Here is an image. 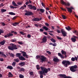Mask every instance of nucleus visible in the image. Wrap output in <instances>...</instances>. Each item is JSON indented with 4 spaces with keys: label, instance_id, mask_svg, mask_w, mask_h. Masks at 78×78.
<instances>
[{
    "label": "nucleus",
    "instance_id": "obj_1",
    "mask_svg": "<svg viewBox=\"0 0 78 78\" xmlns=\"http://www.w3.org/2000/svg\"><path fill=\"white\" fill-rule=\"evenodd\" d=\"M8 48L12 51H13L14 50H17L18 49L17 47V45L13 43L10 44V46H8Z\"/></svg>",
    "mask_w": 78,
    "mask_h": 78
},
{
    "label": "nucleus",
    "instance_id": "obj_2",
    "mask_svg": "<svg viewBox=\"0 0 78 78\" xmlns=\"http://www.w3.org/2000/svg\"><path fill=\"white\" fill-rule=\"evenodd\" d=\"M36 59H40L41 61L40 62L42 63H43L44 61H45L46 59H47V58L45 57L44 55L40 56L37 55L36 56Z\"/></svg>",
    "mask_w": 78,
    "mask_h": 78
},
{
    "label": "nucleus",
    "instance_id": "obj_3",
    "mask_svg": "<svg viewBox=\"0 0 78 78\" xmlns=\"http://www.w3.org/2000/svg\"><path fill=\"white\" fill-rule=\"evenodd\" d=\"M62 64H63L64 67H67L68 66L70 65V62L68 60H64L62 62Z\"/></svg>",
    "mask_w": 78,
    "mask_h": 78
},
{
    "label": "nucleus",
    "instance_id": "obj_4",
    "mask_svg": "<svg viewBox=\"0 0 78 78\" xmlns=\"http://www.w3.org/2000/svg\"><path fill=\"white\" fill-rule=\"evenodd\" d=\"M27 6L29 9H33L34 11H35L37 9V8L36 7V6H33L31 4H29L27 5Z\"/></svg>",
    "mask_w": 78,
    "mask_h": 78
},
{
    "label": "nucleus",
    "instance_id": "obj_5",
    "mask_svg": "<svg viewBox=\"0 0 78 78\" xmlns=\"http://www.w3.org/2000/svg\"><path fill=\"white\" fill-rule=\"evenodd\" d=\"M77 68V66L75 65L74 66H71L70 68V70L72 72H76V69H75Z\"/></svg>",
    "mask_w": 78,
    "mask_h": 78
},
{
    "label": "nucleus",
    "instance_id": "obj_6",
    "mask_svg": "<svg viewBox=\"0 0 78 78\" xmlns=\"http://www.w3.org/2000/svg\"><path fill=\"white\" fill-rule=\"evenodd\" d=\"M41 69L42 73H45L47 74L48 73V69L47 68H45L44 67H43L41 66Z\"/></svg>",
    "mask_w": 78,
    "mask_h": 78
},
{
    "label": "nucleus",
    "instance_id": "obj_7",
    "mask_svg": "<svg viewBox=\"0 0 78 78\" xmlns=\"http://www.w3.org/2000/svg\"><path fill=\"white\" fill-rule=\"evenodd\" d=\"M60 2L62 5H64L65 6H70V3L69 2H67V3H66V2H64L63 0H61Z\"/></svg>",
    "mask_w": 78,
    "mask_h": 78
},
{
    "label": "nucleus",
    "instance_id": "obj_8",
    "mask_svg": "<svg viewBox=\"0 0 78 78\" xmlns=\"http://www.w3.org/2000/svg\"><path fill=\"white\" fill-rule=\"evenodd\" d=\"M61 31L62 34V36L63 37H66V36H67V35L66 34H67V32H66L64 29H61Z\"/></svg>",
    "mask_w": 78,
    "mask_h": 78
},
{
    "label": "nucleus",
    "instance_id": "obj_9",
    "mask_svg": "<svg viewBox=\"0 0 78 78\" xmlns=\"http://www.w3.org/2000/svg\"><path fill=\"white\" fill-rule=\"evenodd\" d=\"M66 8H67L68 11L70 13L72 12V9H74V8L73 7H71L70 8H68L67 7H66Z\"/></svg>",
    "mask_w": 78,
    "mask_h": 78
},
{
    "label": "nucleus",
    "instance_id": "obj_10",
    "mask_svg": "<svg viewBox=\"0 0 78 78\" xmlns=\"http://www.w3.org/2000/svg\"><path fill=\"white\" fill-rule=\"evenodd\" d=\"M40 20L39 18H35L34 17V19H32V21L33 22H38V21H40Z\"/></svg>",
    "mask_w": 78,
    "mask_h": 78
},
{
    "label": "nucleus",
    "instance_id": "obj_11",
    "mask_svg": "<svg viewBox=\"0 0 78 78\" xmlns=\"http://www.w3.org/2000/svg\"><path fill=\"white\" fill-rule=\"evenodd\" d=\"M42 41L43 43H45V42H46L47 41V37H46L45 36H44L43 38Z\"/></svg>",
    "mask_w": 78,
    "mask_h": 78
},
{
    "label": "nucleus",
    "instance_id": "obj_12",
    "mask_svg": "<svg viewBox=\"0 0 78 78\" xmlns=\"http://www.w3.org/2000/svg\"><path fill=\"white\" fill-rule=\"evenodd\" d=\"M39 74H40V75H44L45 76H46L47 75V73H42V71H39Z\"/></svg>",
    "mask_w": 78,
    "mask_h": 78
},
{
    "label": "nucleus",
    "instance_id": "obj_13",
    "mask_svg": "<svg viewBox=\"0 0 78 78\" xmlns=\"http://www.w3.org/2000/svg\"><path fill=\"white\" fill-rule=\"evenodd\" d=\"M19 66H21V67H23V66L25 65V62H23L20 63L19 64Z\"/></svg>",
    "mask_w": 78,
    "mask_h": 78
},
{
    "label": "nucleus",
    "instance_id": "obj_14",
    "mask_svg": "<svg viewBox=\"0 0 78 78\" xmlns=\"http://www.w3.org/2000/svg\"><path fill=\"white\" fill-rule=\"evenodd\" d=\"M58 55L61 58V59H64V56L62 55L60 53H58Z\"/></svg>",
    "mask_w": 78,
    "mask_h": 78
},
{
    "label": "nucleus",
    "instance_id": "obj_15",
    "mask_svg": "<svg viewBox=\"0 0 78 78\" xmlns=\"http://www.w3.org/2000/svg\"><path fill=\"white\" fill-rule=\"evenodd\" d=\"M19 59L20 60H21V61H25L26 60L25 58L23 57V56H21L19 57Z\"/></svg>",
    "mask_w": 78,
    "mask_h": 78
},
{
    "label": "nucleus",
    "instance_id": "obj_16",
    "mask_svg": "<svg viewBox=\"0 0 78 78\" xmlns=\"http://www.w3.org/2000/svg\"><path fill=\"white\" fill-rule=\"evenodd\" d=\"M7 35L8 36V37L9 38L11 37H12L13 36V34L9 33V34H7Z\"/></svg>",
    "mask_w": 78,
    "mask_h": 78
},
{
    "label": "nucleus",
    "instance_id": "obj_17",
    "mask_svg": "<svg viewBox=\"0 0 78 78\" xmlns=\"http://www.w3.org/2000/svg\"><path fill=\"white\" fill-rule=\"evenodd\" d=\"M1 55L2 56H3V57H5V58H6L7 56L5 54H4V52H1Z\"/></svg>",
    "mask_w": 78,
    "mask_h": 78
},
{
    "label": "nucleus",
    "instance_id": "obj_18",
    "mask_svg": "<svg viewBox=\"0 0 78 78\" xmlns=\"http://www.w3.org/2000/svg\"><path fill=\"white\" fill-rule=\"evenodd\" d=\"M5 42H6V41L5 40H3V41H2L1 42H0V44H1L2 45H3L5 44Z\"/></svg>",
    "mask_w": 78,
    "mask_h": 78
},
{
    "label": "nucleus",
    "instance_id": "obj_19",
    "mask_svg": "<svg viewBox=\"0 0 78 78\" xmlns=\"http://www.w3.org/2000/svg\"><path fill=\"white\" fill-rule=\"evenodd\" d=\"M6 69H10V70H12L13 69V67L11 66H8L6 68Z\"/></svg>",
    "mask_w": 78,
    "mask_h": 78
},
{
    "label": "nucleus",
    "instance_id": "obj_20",
    "mask_svg": "<svg viewBox=\"0 0 78 78\" xmlns=\"http://www.w3.org/2000/svg\"><path fill=\"white\" fill-rule=\"evenodd\" d=\"M9 77L11 78V77H13V75L11 73L9 72L8 74Z\"/></svg>",
    "mask_w": 78,
    "mask_h": 78
},
{
    "label": "nucleus",
    "instance_id": "obj_21",
    "mask_svg": "<svg viewBox=\"0 0 78 78\" xmlns=\"http://www.w3.org/2000/svg\"><path fill=\"white\" fill-rule=\"evenodd\" d=\"M53 61L54 62H58V61H59V59H58L57 57L54 58H53Z\"/></svg>",
    "mask_w": 78,
    "mask_h": 78
},
{
    "label": "nucleus",
    "instance_id": "obj_22",
    "mask_svg": "<svg viewBox=\"0 0 78 78\" xmlns=\"http://www.w3.org/2000/svg\"><path fill=\"white\" fill-rule=\"evenodd\" d=\"M12 4L14 6H19V5L16 4V3H15L14 1H12Z\"/></svg>",
    "mask_w": 78,
    "mask_h": 78
},
{
    "label": "nucleus",
    "instance_id": "obj_23",
    "mask_svg": "<svg viewBox=\"0 0 78 78\" xmlns=\"http://www.w3.org/2000/svg\"><path fill=\"white\" fill-rule=\"evenodd\" d=\"M44 30H45V31H48V28L46 26H44L42 27Z\"/></svg>",
    "mask_w": 78,
    "mask_h": 78
},
{
    "label": "nucleus",
    "instance_id": "obj_24",
    "mask_svg": "<svg viewBox=\"0 0 78 78\" xmlns=\"http://www.w3.org/2000/svg\"><path fill=\"white\" fill-rule=\"evenodd\" d=\"M20 55H21V53H17L16 54V57H18L19 58L20 57Z\"/></svg>",
    "mask_w": 78,
    "mask_h": 78
},
{
    "label": "nucleus",
    "instance_id": "obj_25",
    "mask_svg": "<svg viewBox=\"0 0 78 78\" xmlns=\"http://www.w3.org/2000/svg\"><path fill=\"white\" fill-rule=\"evenodd\" d=\"M61 52L62 54V55H66V51H64L63 50H62Z\"/></svg>",
    "mask_w": 78,
    "mask_h": 78
},
{
    "label": "nucleus",
    "instance_id": "obj_26",
    "mask_svg": "<svg viewBox=\"0 0 78 78\" xmlns=\"http://www.w3.org/2000/svg\"><path fill=\"white\" fill-rule=\"evenodd\" d=\"M22 54H23V56H25L27 54H26V52H24V51H22Z\"/></svg>",
    "mask_w": 78,
    "mask_h": 78
},
{
    "label": "nucleus",
    "instance_id": "obj_27",
    "mask_svg": "<svg viewBox=\"0 0 78 78\" xmlns=\"http://www.w3.org/2000/svg\"><path fill=\"white\" fill-rule=\"evenodd\" d=\"M71 39L72 41H73V42H75V41H76V39H75L74 38H71Z\"/></svg>",
    "mask_w": 78,
    "mask_h": 78
},
{
    "label": "nucleus",
    "instance_id": "obj_28",
    "mask_svg": "<svg viewBox=\"0 0 78 78\" xmlns=\"http://www.w3.org/2000/svg\"><path fill=\"white\" fill-rule=\"evenodd\" d=\"M14 61H15L16 62H19L20 60H19V58H17L14 59Z\"/></svg>",
    "mask_w": 78,
    "mask_h": 78
},
{
    "label": "nucleus",
    "instance_id": "obj_29",
    "mask_svg": "<svg viewBox=\"0 0 78 78\" xmlns=\"http://www.w3.org/2000/svg\"><path fill=\"white\" fill-rule=\"evenodd\" d=\"M9 54H10V56H11L12 58H14V54H12V53H9Z\"/></svg>",
    "mask_w": 78,
    "mask_h": 78
},
{
    "label": "nucleus",
    "instance_id": "obj_30",
    "mask_svg": "<svg viewBox=\"0 0 78 78\" xmlns=\"http://www.w3.org/2000/svg\"><path fill=\"white\" fill-rule=\"evenodd\" d=\"M19 72H23L25 71V69L23 68H22L21 69L19 70Z\"/></svg>",
    "mask_w": 78,
    "mask_h": 78
},
{
    "label": "nucleus",
    "instance_id": "obj_31",
    "mask_svg": "<svg viewBox=\"0 0 78 78\" xmlns=\"http://www.w3.org/2000/svg\"><path fill=\"white\" fill-rule=\"evenodd\" d=\"M1 11L2 12H6V9H1Z\"/></svg>",
    "mask_w": 78,
    "mask_h": 78
},
{
    "label": "nucleus",
    "instance_id": "obj_32",
    "mask_svg": "<svg viewBox=\"0 0 78 78\" xmlns=\"http://www.w3.org/2000/svg\"><path fill=\"white\" fill-rule=\"evenodd\" d=\"M66 28L68 31H70V30H71V28H70V27L69 26H68V27H66Z\"/></svg>",
    "mask_w": 78,
    "mask_h": 78
},
{
    "label": "nucleus",
    "instance_id": "obj_33",
    "mask_svg": "<svg viewBox=\"0 0 78 78\" xmlns=\"http://www.w3.org/2000/svg\"><path fill=\"white\" fill-rule=\"evenodd\" d=\"M34 26H35L36 27H41V25H38L37 24H34Z\"/></svg>",
    "mask_w": 78,
    "mask_h": 78
},
{
    "label": "nucleus",
    "instance_id": "obj_34",
    "mask_svg": "<svg viewBox=\"0 0 78 78\" xmlns=\"http://www.w3.org/2000/svg\"><path fill=\"white\" fill-rule=\"evenodd\" d=\"M62 16L63 19H67V17L64 16V15H62Z\"/></svg>",
    "mask_w": 78,
    "mask_h": 78
},
{
    "label": "nucleus",
    "instance_id": "obj_35",
    "mask_svg": "<svg viewBox=\"0 0 78 78\" xmlns=\"http://www.w3.org/2000/svg\"><path fill=\"white\" fill-rule=\"evenodd\" d=\"M40 11L41 13H43V12H44V11H45V10H44V9H40Z\"/></svg>",
    "mask_w": 78,
    "mask_h": 78
},
{
    "label": "nucleus",
    "instance_id": "obj_36",
    "mask_svg": "<svg viewBox=\"0 0 78 78\" xmlns=\"http://www.w3.org/2000/svg\"><path fill=\"white\" fill-rule=\"evenodd\" d=\"M51 41L53 42V43H55V42H56V40H55L53 39V38H52L51 39Z\"/></svg>",
    "mask_w": 78,
    "mask_h": 78
},
{
    "label": "nucleus",
    "instance_id": "obj_37",
    "mask_svg": "<svg viewBox=\"0 0 78 78\" xmlns=\"http://www.w3.org/2000/svg\"><path fill=\"white\" fill-rule=\"evenodd\" d=\"M29 13V16H32L33 15V13L32 12H30L29 11H28Z\"/></svg>",
    "mask_w": 78,
    "mask_h": 78
},
{
    "label": "nucleus",
    "instance_id": "obj_38",
    "mask_svg": "<svg viewBox=\"0 0 78 78\" xmlns=\"http://www.w3.org/2000/svg\"><path fill=\"white\" fill-rule=\"evenodd\" d=\"M9 14H10V15H16V14L13 12H9Z\"/></svg>",
    "mask_w": 78,
    "mask_h": 78
},
{
    "label": "nucleus",
    "instance_id": "obj_39",
    "mask_svg": "<svg viewBox=\"0 0 78 78\" xmlns=\"http://www.w3.org/2000/svg\"><path fill=\"white\" fill-rule=\"evenodd\" d=\"M36 67L37 69V70H39L40 69V67L39 66V65H37L36 66Z\"/></svg>",
    "mask_w": 78,
    "mask_h": 78
},
{
    "label": "nucleus",
    "instance_id": "obj_40",
    "mask_svg": "<svg viewBox=\"0 0 78 78\" xmlns=\"http://www.w3.org/2000/svg\"><path fill=\"white\" fill-rule=\"evenodd\" d=\"M10 41L12 42H16V39H12L10 40Z\"/></svg>",
    "mask_w": 78,
    "mask_h": 78
},
{
    "label": "nucleus",
    "instance_id": "obj_41",
    "mask_svg": "<svg viewBox=\"0 0 78 78\" xmlns=\"http://www.w3.org/2000/svg\"><path fill=\"white\" fill-rule=\"evenodd\" d=\"M19 77L20 78H24V76H23V75H22V74H20L19 75Z\"/></svg>",
    "mask_w": 78,
    "mask_h": 78
},
{
    "label": "nucleus",
    "instance_id": "obj_42",
    "mask_svg": "<svg viewBox=\"0 0 78 78\" xmlns=\"http://www.w3.org/2000/svg\"><path fill=\"white\" fill-rule=\"evenodd\" d=\"M16 63L15 62H13L12 64V65L13 66V67H14V66H16Z\"/></svg>",
    "mask_w": 78,
    "mask_h": 78
},
{
    "label": "nucleus",
    "instance_id": "obj_43",
    "mask_svg": "<svg viewBox=\"0 0 78 78\" xmlns=\"http://www.w3.org/2000/svg\"><path fill=\"white\" fill-rule=\"evenodd\" d=\"M23 3V2H18L17 3V4H18V5H21Z\"/></svg>",
    "mask_w": 78,
    "mask_h": 78
},
{
    "label": "nucleus",
    "instance_id": "obj_44",
    "mask_svg": "<svg viewBox=\"0 0 78 78\" xmlns=\"http://www.w3.org/2000/svg\"><path fill=\"white\" fill-rule=\"evenodd\" d=\"M26 13L25 14V16H29V13H28V11H26Z\"/></svg>",
    "mask_w": 78,
    "mask_h": 78
},
{
    "label": "nucleus",
    "instance_id": "obj_45",
    "mask_svg": "<svg viewBox=\"0 0 78 78\" xmlns=\"http://www.w3.org/2000/svg\"><path fill=\"white\" fill-rule=\"evenodd\" d=\"M19 33L20 34H22L23 35H24L25 34V33H24L23 31H20Z\"/></svg>",
    "mask_w": 78,
    "mask_h": 78
},
{
    "label": "nucleus",
    "instance_id": "obj_46",
    "mask_svg": "<svg viewBox=\"0 0 78 78\" xmlns=\"http://www.w3.org/2000/svg\"><path fill=\"white\" fill-rule=\"evenodd\" d=\"M4 33V32L3 30L0 29V35H1V33Z\"/></svg>",
    "mask_w": 78,
    "mask_h": 78
},
{
    "label": "nucleus",
    "instance_id": "obj_47",
    "mask_svg": "<svg viewBox=\"0 0 78 78\" xmlns=\"http://www.w3.org/2000/svg\"><path fill=\"white\" fill-rule=\"evenodd\" d=\"M71 61H75V58L74 57H72L71 59Z\"/></svg>",
    "mask_w": 78,
    "mask_h": 78
},
{
    "label": "nucleus",
    "instance_id": "obj_48",
    "mask_svg": "<svg viewBox=\"0 0 78 78\" xmlns=\"http://www.w3.org/2000/svg\"><path fill=\"white\" fill-rule=\"evenodd\" d=\"M18 44H20V45H22L23 44V43L22 42H20V41H19L18 42Z\"/></svg>",
    "mask_w": 78,
    "mask_h": 78
},
{
    "label": "nucleus",
    "instance_id": "obj_49",
    "mask_svg": "<svg viewBox=\"0 0 78 78\" xmlns=\"http://www.w3.org/2000/svg\"><path fill=\"white\" fill-rule=\"evenodd\" d=\"M60 8L62 11H66V10L65 9H64L62 8V7H60Z\"/></svg>",
    "mask_w": 78,
    "mask_h": 78
},
{
    "label": "nucleus",
    "instance_id": "obj_50",
    "mask_svg": "<svg viewBox=\"0 0 78 78\" xmlns=\"http://www.w3.org/2000/svg\"><path fill=\"white\" fill-rule=\"evenodd\" d=\"M17 18V16H15L12 19V20H15V19H16Z\"/></svg>",
    "mask_w": 78,
    "mask_h": 78
},
{
    "label": "nucleus",
    "instance_id": "obj_51",
    "mask_svg": "<svg viewBox=\"0 0 78 78\" xmlns=\"http://www.w3.org/2000/svg\"><path fill=\"white\" fill-rule=\"evenodd\" d=\"M46 52L48 53L49 55H51V52L49 51H47Z\"/></svg>",
    "mask_w": 78,
    "mask_h": 78
},
{
    "label": "nucleus",
    "instance_id": "obj_52",
    "mask_svg": "<svg viewBox=\"0 0 78 78\" xmlns=\"http://www.w3.org/2000/svg\"><path fill=\"white\" fill-rule=\"evenodd\" d=\"M40 32H43V31H44V30L42 29H40Z\"/></svg>",
    "mask_w": 78,
    "mask_h": 78
},
{
    "label": "nucleus",
    "instance_id": "obj_53",
    "mask_svg": "<svg viewBox=\"0 0 78 78\" xmlns=\"http://www.w3.org/2000/svg\"><path fill=\"white\" fill-rule=\"evenodd\" d=\"M29 74L30 75H33V72H31Z\"/></svg>",
    "mask_w": 78,
    "mask_h": 78
},
{
    "label": "nucleus",
    "instance_id": "obj_54",
    "mask_svg": "<svg viewBox=\"0 0 78 78\" xmlns=\"http://www.w3.org/2000/svg\"><path fill=\"white\" fill-rule=\"evenodd\" d=\"M45 24L46 26H47V27H48V26H49V24L47 23H45Z\"/></svg>",
    "mask_w": 78,
    "mask_h": 78
},
{
    "label": "nucleus",
    "instance_id": "obj_55",
    "mask_svg": "<svg viewBox=\"0 0 78 78\" xmlns=\"http://www.w3.org/2000/svg\"><path fill=\"white\" fill-rule=\"evenodd\" d=\"M1 25L2 26H5V23H2Z\"/></svg>",
    "mask_w": 78,
    "mask_h": 78
},
{
    "label": "nucleus",
    "instance_id": "obj_56",
    "mask_svg": "<svg viewBox=\"0 0 78 78\" xmlns=\"http://www.w3.org/2000/svg\"><path fill=\"white\" fill-rule=\"evenodd\" d=\"M57 39H59V40H62V38H61V37H57Z\"/></svg>",
    "mask_w": 78,
    "mask_h": 78
},
{
    "label": "nucleus",
    "instance_id": "obj_57",
    "mask_svg": "<svg viewBox=\"0 0 78 78\" xmlns=\"http://www.w3.org/2000/svg\"><path fill=\"white\" fill-rule=\"evenodd\" d=\"M20 9H25L23 6H22L20 8Z\"/></svg>",
    "mask_w": 78,
    "mask_h": 78
},
{
    "label": "nucleus",
    "instance_id": "obj_58",
    "mask_svg": "<svg viewBox=\"0 0 78 78\" xmlns=\"http://www.w3.org/2000/svg\"><path fill=\"white\" fill-rule=\"evenodd\" d=\"M75 60H76V61H77L78 58H77V57L76 56H75L74 57Z\"/></svg>",
    "mask_w": 78,
    "mask_h": 78
},
{
    "label": "nucleus",
    "instance_id": "obj_59",
    "mask_svg": "<svg viewBox=\"0 0 78 78\" xmlns=\"http://www.w3.org/2000/svg\"><path fill=\"white\" fill-rule=\"evenodd\" d=\"M52 45L54 47H55V46H56V43H54Z\"/></svg>",
    "mask_w": 78,
    "mask_h": 78
},
{
    "label": "nucleus",
    "instance_id": "obj_60",
    "mask_svg": "<svg viewBox=\"0 0 78 78\" xmlns=\"http://www.w3.org/2000/svg\"><path fill=\"white\" fill-rule=\"evenodd\" d=\"M0 61H1V62L3 61L4 59L2 58H0Z\"/></svg>",
    "mask_w": 78,
    "mask_h": 78
},
{
    "label": "nucleus",
    "instance_id": "obj_61",
    "mask_svg": "<svg viewBox=\"0 0 78 78\" xmlns=\"http://www.w3.org/2000/svg\"><path fill=\"white\" fill-rule=\"evenodd\" d=\"M10 7L11 9H14V7L12 5H10Z\"/></svg>",
    "mask_w": 78,
    "mask_h": 78
},
{
    "label": "nucleus",
    "instance_id": "obj_62",
    "mask_svg": "<svg viewBox=\"0 0 78 78\" xmlns=\"http://www.w3.org/2000/svg\"><path fill=\"white\" fill-rule=\"evenodd\" d=\"M41 5H42V6H43V7H45V5H44V3L43 2H42L41 3Z\"/></svg>",
    "mask_w": 78,
    "mask_h": 78
},
{
    "label": "nucleus",
    "instance_id": "obj_63",
    "mask_svg": "<svg viewBox=\"0 0 78 78\" xmlns=\"http://www.w3.org/2000/svg\"><path fill=\"white\" fill-rule=\"evenodd\" d=\"M29 3H30V4L32 3V2L31 1L29 0Z\"/></svg>",
    "mask_w": 78,
    "mask_h": 78
},
{
    "label": "nucleus",
    "instance_id": "obj_64",
    "mask_svg": "<svg viewBox=\"0 0 78 78\" xmlns=\"http://www.w3.org/2000/svg\"><path fill=\"white\" fill-rule=\"evenodd\" d=\"M41 75L40 76V78H43V77L44 76H43V75Z\"/></svg>",
    "mask_w": 78,
    "mask_h": 78
}]
</instances>
